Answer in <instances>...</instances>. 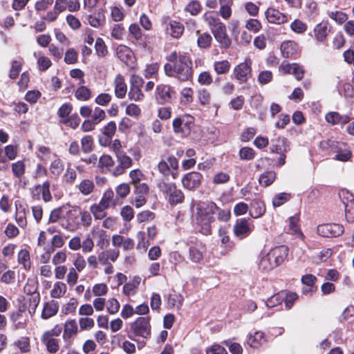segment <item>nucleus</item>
I'll return each mask as SVG.
<instances>
[{
    "instance_id": "22",
    "label": "nucleus",
    "mask_w": 354,
    "mask_h": 354,
    "mask_svg": "<svg viewBox=\"0 0 354 354\" xmlns=\"http://www.w3.org/2000/svg\"><path fill=\"white\" fill-rule=\"evenodd\" d=\"M120 251L118 249H109L99 253L98 261L102 266H106L110 261L115 262L118 258Z\"/></svg>"
},
{
    "instance_id": "50",
    "label": "nucleus",
    "mask_w": 354,
    "mask_h": 354,
    "mask_svg": "<svg viewBox=\"0 0 354 354\" xmlns=\"http://www.w3.org/2000/svg\"><path fill=\"white\" fill-rule=\"evenodd\" d=\"M114 165L113 158L109 155L102 156L98 161V166L102 171H105Z\"/></svg>"
},
{
    "instance_id": "6",
    "label": "nucleus",
    "mask_w": 354,
    "mask_h": 354,
    "mask_svg": "<svg viewBox=\"0 0 354 354\" xmlns=\"http://www.w3.org/2000/svg\"><path fill=\"white\" fill-rule=\"evenodd\" d=\"M158 171L165 177L169 175L173 179L178 176V161L174 156H164L158 164Z\"/></svg>"
},
{
    "instance_id": "59",
    "label": "nucleus",
    "mask_w": 354,
    "mask_h": 354,
    "mask_svg": "<svg viewBox=\"0 0 354 354\" xmlns=\"http://www.w3.org/2000/svg\"><path fill=\"white\" fill-rule=\"evenodd\" d=\"M194 91L189 87H185L180 91L181 103L184 104H189L193 100Z\"/></svg>"
},
{
    "instance_id": "63",
    "label": "nucleus",
    "mask_w": 354,
    "mask_h": 354,
    "mask_svg": "<svg viewBox=\"0 0 354 354\" xmlns=\"http://www.w3.org/2000/svg\"><path fill=\"white\" fill-rule=\"evenodd\" d=\"M93 140L91 136H85L82 138V150L84 153H88L93 149Z\"/></svg>"
},
{
    "instance_id": "62",
    "label": "nucleus",
    "mask_w": 354,
    "mask_h": 354,
    "mask_svg": "<svg viewBox=\"0 0 354 354\" xmlns=\"http://www.w3.org/2000/svg\"><path fill=\"white\" fill-rule=\"evenodd\" d=\"M255 156V151L252 148L245 147L239 151V157L241 160H250Z\"/></svg>"
},
{
    "instance_id": "48",
    "label": "nucleus",
    "mask_w": 354,
    "mask_h": 354,
    "mask_svg": "<svg viewBox=\"0 0 354 354\" xmlns=\"http://www.w3.org/2000/svg\"><path fill=\"white\" fill-rule=\"evenodd\" d=\"M14 344L22 353H28L30 350V339L27 337H20L15 342Z\"/></svg>"
},
{
    "instance_id": "34",
    "label": "nucleus",
    "mask_w": 354,
    "mask_h": 354,
    "mask_svg": "<svg viewBox=\"0 0 354 354\" xmlns=\"http://www.w3.org/2000/svg\"><path fill=\"white\" fill-rule=\"evenodd\" d=\"M59 309L57 302L51 301L44 304L43 310L41 313V317L44 319H47L57 314Z\"/></svg>"
},
{
    "instance_id": "28",
    "label": "nucleus",
    "mask_w": 354,
    "mask_h": 354,
    "mask_svg": "<svg viewBox=\"0 0 354 354\" xmlns=\"http://www.w3.org/2000/svg\"><path fill=\"white\" fill-rule=\"evenodd\" d=\"M115 95L119 99L125 97L127 91V86L124 82V77L118 74L114 80Z\"/></svg>"
},
{
    "instance_id": "37",
    "label": "nucleus",
    "mask_w": 354,
    "mask_h": 354,
    "mask_svg": "<svg viewBox=\"0 0 354 354\" xmlns=\"http://www.w3.org/2000/svg\"><path fill=\"white\" fill-rule=\"evenodd\" d=\"M221 8L219 10V14L225 19H229L232 15L231 6L233 3V0H219Z\"/></svg>"
},
{
    "instance_id": "60",
    "label": "nucleus",
    "mask_w": 354,
    "mask_h": 354,
    "mask_svg": "<svg viewBox=\"0 0 354 354\" xmlns=\"http://www.w3.org/2000/svg\"><path fill=\"white\" fill-rule=\"evenodd\" d=\"M106 306L107 312L111 315H114L119 311L120 304L116 299L111 298L107 300Z\"/></svg>"
},
{
    "instance_id": "46",
    "label": "nucleus",
    "mask_w": 354,
    "mask_h": 354,
    "mask_svg": "<svg viewBox=\"0 0 354 354\" xmlns=\"http://www.w3.org/2000/svg\"><path fill=\"white\" fill-rule=\"evenodd\" d=\"M94 187L93 181L88 179L82 180L77 186L79 191L85 196L90 194L93 191Z\"/></svg>"
},
{
    "instance_id": "57",
    "label": "nucleus",
    "mask_w": 354,
    "mask_h": 354,
    "mask_svg": "<svg viewBox=\"0 0 354 354\" xmlns=\"http://www.w3.org/2000/svg\"><path fill=\"white\" fill-rule=\"evenodd\" d=\"M290 198V194L288 193H279L276 194L272 198V205L274 207H279L288 201Z\"/></svg>"
},
{
    "instance_id": "25",
    "label": "nucleus",
    "mask_w": 354,
    "mask_h": 354,
    "mask_svg": "<svg viewBox=\"0 0 354 354\" xmlns=\"http://www.w3.org/2000/svg\"><path fill=\"white\" fill-rule=\"evenodd\" d=\"M91 233L93 237L96 239L97 245L100 248L103 249L109 245V237L104 230L93 227Z\"/></svg>"
},
{
    "instance_id": "44",
    "label": "nucleus",
    "mask_w": 354,
    "mask_h": 354,
    "mask_svg": "<svg viewBox=\"0 0 354 354\" xmlns=\"http://www.w3.org/2000/svg\"><path fill=\"white\" fill-rule=\"evenodd\" d=\"M338 144V142L333 140H322L319 142V148L328 153H334L337 150Z\"/></svg>"
},
{
    "instance_id": "16",
    "label": "nucleus",
    "mask_w": 354,
    "mask_h": 354,
    "mask_svg": "<svg viewBox=\"0 0 354 354\" xmlns=\"http://www.w3.org/2000/svg\"><path fill=\"white\" fill-rule=\"evenodd\" d=\"M206 252L205 245L201 241L192 243L189 247V257L194 263L199 262Z\"/></svg>"
},
{
    "instance_id": "58",
    "label": "nucleus",
    "mask_w": 354,
    "mask_h": 354,
    "mask_svg": "<svg viewBox=\"0 0 354 354\" xmlns=\"http://www.w3.org/2000/svg\"><path fill=\"white\" fill-rule=\"evenodd\" d=\"M137 239V249L146 252L149 245H150V243L149 240L146 239L145 233L144 232H138Z\"/></svg>"
},
{
    "instance_id": "24",
    "label": "nucleus",
    "mask_w": 354,
    "mask_h": 354,
    "mask_svg": "<svg viewBox=\"0 0 354 354\" xmlns=\"http://www.w3.org/2000/svg\"><path fill=\"white\" fill-rule=\"evenodd\" d=\"M250 207L249 214L253 218L261 217L266 212L265 204L261 199L256 198L252 200Z\"/></svg>"
},
{
    "instance_id": "32",
    "label": "nucleus",
    "mask_w": 354,
    "mask_h": 354,
    "mask_svg": "<svg viewBox=\"0 0 354 354\" xmlns=\"http://www.w3.org/2000/svg\"><path fill=\"white\" fill-rule=\"evenodd\" d=\"M88 23L94 28H100L106 22V17L103 12H95L88 16Z\"/></svg>"
},
{
    "instance_id": "13",
    "label": "nucleus",
    "mask_w": 354,
    "mask_h": 354,
    "mask_svg": "<svg viewBox=\"0 0 354 354\" xmlns=\"http://www.w3.org/2000/svg\"><path fill=\"white\" fill-rule=\"evenodd\" d=\"M203 176L201 173L193 171L188 173L182 178V185L185 189L194 190L201 184Z\"/></svg>"
},
{
    "instance_id": "18",
    "label": "nucleus",
    "mask_w": 354,
    "mask_h": 354,
    "mask_svg": "<svg viewBox=\"0 0 354 354\" xmlns=\"http://www.w3.org/2000/svg\"><path fill=\"white\" fill-rule=\"evenodd\" d=\"M155 97L159 104L169 102L171 98V87L166 84H158L156 88Z\"/></svg>"
},
{
    "instance_id": "52",
    "label": "nucleus",
    "mask_w": 354,
    "mask_h": 354,
    "mask_svg": "<svg viewBox=\"0 0 354 354\" xmlns=\"http://www.w3.org/2000/svg\"><path fill=\"white\" fill-rule=\"evenodd\" d=\"M197 98L201 105H207L211 101V94L206 88H201L197 91Z\"/></svg>"
},
{
    "instance_id": "29",
    "label": "nucleus",
    "mask_w": 354,
    "mask_h": 354,
    "mask_svg": "<svg viewBox=\"0 0 354 354\" xmlns=\"http://www.w3.org/2000/svg\"><path fill=\"white\" fill-rule=\"evenodd\" d=\"M281 51L284 57H290L297 53L298 45L293 41H285L281 45Z\"/></svg>"
},
{
    "instance_id": "7",
    "label": "nucleus",
    "mask_w": 354,
    "mask_h": 354,
    "mask_svg": "<svg viewBox=\"0 0 354 354\" xmlns=\"http://www.w3.org/2000/svg\"><path fill=\"white\" fill-rule=\"evenodd\" d=\"M76 213H79L81 216V221L83 225L89 226L92 222V218L90 212L87 211H82L80 207L78 206H74L71 209L67 210L66 214L68 215V219L66 223L62 221L61 226L68 231H73L77 227V224H73L70 221L72 217L76 216Z\"/></svg>"
},
{
    "instance_id": "8",
    "label": "nucleus",
    "mask_w": 354,
    "mask_h": 354,
    "mask_svg": "<svg viewBox=\"0 0 354 354\" xmlns=\"http://www.w3.org/2000/svg\"><path fill=\"white\" fill-rule=\"evenodd\" d=\"M340 199L344 206L345 218L347 222L354 221V196L347 190H342L339 193Z\"/></svg>"
},
{
    "instance_id": "10",
    "label": "nucleus",
    "mask_w": 354,
    "mask_h": 354,
    "mask_svg": "<svg viewBox=\"0 0 354 354\" xmlns=\"http://www.w3.org/2000/svg\"><path fill=\"white\" fill-rule=\"evenodd\" d=\"M252 60L246 58L245 61L234 67L233 74L239 83H245L252 74Z\"/></svg>"
},
{
    "instance_id": "55",
    "label": "nucleus",
    "mask_w": 354,
    "mask_h": 354,
    "mask_svg": "<svg viewBox=\"0 0 354 354\" xmlns=\"http://www.w3.org/2000/svg\"><path fill=\"white\" fill-rule=\"evenodd\" d=\"M77 305V300L75 298H71L70 299L68 303H66L62 306V313L64 315L74 313L76 310Z\"/></svg>"
},
{
    "instance_id": "51",
    "label": "nucleus",
    "mask_w": 354,
    "mask_h": 354,
    "mask_svg": "<svg viewBox=\"0 0 354 354\" xmlns=\"http://www.w3.org/2000/svg\"><path fill=\"white\" fill-rule=\"evenodd\" d=\"M212 41V36L207 32H204L198 35L197 44L201 48H207L210 46Z\"/></svg>"
},
{
    "instance_id": "41",
    "label": "nucleus",
    "mask_w": 354,
    "mask_h": 354,
    "mask_svg": "<svg viewBox=\"0 0 354 354\" xmlns=\"http://www.w3.org/2000/svg\"><path fill=\"white\" fill-rule=\"evenodd\" d=\"M64 207H58L53 209L49 215L48 223H55L64 217V213L66 214Z\"/></svg>"
},
{
    "instance_id": "2",
    "label": "nucleus",
    "mask_w": 354,
    "mask_h": 354,
    "mask_svg": "<svg viewBox=\"0 0 354 354\" xmlns=\"http://www.w3.org/2000/svg\"><path fill=\"white\" fill-rule=\"evenodd\" d=\"M216 209L217 205L213 202H198L196 204L194 217L202 234L207 235L211 233L212 223L215 221L214 216Z\"/></svg>"
},
{
    "instance_id": "49",
    "label": "nucleus",
    "mask_w": 354,
    "mask_h": 354,
    "mask_svg": "<svg viewBox=\"0 0 354 354\" xmlns=\"http://www.w3.org/2000/svg\"><path fill=\"white\" fill-rule=\"evenodd\" d=\"M276 174L274 171H266L261 175L259 183L264 187H268L274 182Z\"/></svg>"
},
{
    "instance_id": "45",
    "label": "nucleus",
    "mask_w": 354,
    "mask_h": 354,
    "mask_svg": "<svg viewBox=\"0 0 354 354\" xmlns=\"http://www.w3.org/2000/svg\"><path fill=\"white\" fill-rule=\"evenodd\" d=\"M64 169L63 161L59 158H56L52 161L50 166V171L55 176H59Z\"/></svg>"
},
{
    "instance_id": "64",
    "label": "nucleus",
    "mask_w": 354,
    "mask_h": 354,
    "mask_svg": "<svg viewBox=\"0 0 354 354\" xmlns=\"http://www.w3.org/2000/svg\"><path fill=\"white\" fill-rule=\"evenodd\" d=\"M78 53L73 48L66 50L64 56V62L68 64H73L77 62Z\"/></svg>"
},
{
    "instance_id": "33",
    "label": "nucleus",
    "mask_w": 354,
    "mask_h": 354,
    "mask_svg": "<svg viewBox=\"0 0 354 354\" xmlns=\"http://www.w3.org/2000/svg\"><path fill=\"white\" fill-rule=\"evenodd\" d=\"M334 153H336L334 160L346 162L352 156L351 151L346 147V145L343 143L338 144L337 150H335Z\"/></svg>"
},
{
    "instance_id": "19",
    "label": "nucleus",
    "mask_w": 354,
    "mask_h": 354,
    "mask_svg": "<svg viewBox=\"0 0 354 354\" xmlns=\"http://www.w3.org/2000/svg\"><path fill=\"white\" fill-rule=\"evenodd\" d=\"M326 121L331 125H344L348 124L351 117L348 115H341L338 112L331 111L326 114Z\"/></svg>"
},
{
    "instance_id": "15",
    "label": "nucleus",
    "mask_w": 354,
    "mask_h": 354,
    "mask_svg": "<svg viewBox=\"0 0 354 354\" xmlns=\"http://www.w3.org/2000/svg\"><path fill=\"white\" fill-rule=\"evenodd\" d=\"M268 254L273 261L274 265L277 267L281 265L287 257L288 248L285 245L277 246L271 249Z\"/></svg>"
},
{
    "instance_id": "23",
    "label": "nucleus",
    "mask_w": 354,
    "mask_h": 354,
    "mask_svg": "<svg viewBox=\"0 0 354 354\" xmlns=\"http://www.w3.org/2000/svg\"><path fill=\"white\" fill-rule=\"evenodd\" d=\"M41 194L42 200L45 202H49L52 200V196L50 192V183L46 180L42 185H35L32 189V194L35 196Z\"/></svg>"
},
{
    "instance_id": "17",
    "label": "nucleus",
    "mask_w": 354,
    "mask_h": 354,
    "mask_svg": "<svg viewBox=\"0 0 354 354\" xmlns=\"http://www.w3.org/2000/svg\"><path fill=\"white\" fill-rule=\"evenodd\" d=\"M265 15L268 22L271 24H283L288 21L287 15L273 8H268L265 12Z\"/></svg>"
},
{
    "instance_id": "14",
    "label": "nucleus",
    "mask_w": 354,
    "mask_h": 354,
    "mask_svg": "<svg viewBox=\"0 0 354 354\" xmlns=\"http://www.w3.org/2000/svg\"><path fill=\"white\" fill-rule=\"evenodd\" d=\"M116 158L118 165L113 171V174L115 176L124 174L127 169L131 167L133 163L132 159L124 152L118 153Z\"/></svg>"
},
{
    "instance_id": "30",
    "label": "nucleus",
    "mask_w": 354,
    "mask_h": 354,
    "mask_svg": "<svg viewBox=\"0 0 354 354\" xmlns=\"http://www.w3.org/2000/svg\"><path fill=\"white\" fill-rule=\"evenodd\" d=\"M313 31L317 41L322 42L328 36L330 30L326 22H322L315 26Z\"/></svg>"
},
{
    "instance_id": "38",
    "label": "nucleus",
    "mask_w": 354,
    "mask_h": 354,
    "mask_svg": "<svg viewBox=\"0 0 354 354\" xmlns=\"http://www.w3.org/2000/svg\"><path fill=\"white\" fill-rule=\"evenodd\" d=\"M275 268H277V266L274 265L273 261L271 260V258L269 257L268 253L261 256L259 263V268L260 270L265 272H268Z\"/></svg>"
},
{
    "instance_id": "54",
    "label": "nucleus",
    "mask_w": 354,
    "mask_h": 354,
    "mask_svg": "<svg viewBox=\"0 0 354 354\" xmlns=\"http://www.w3.org/2000/svg\"><path fill=\"white\" fill-rule=\"evenodd\" d=\"M91 91L86 86H82L77 88L75 93V97L81 101H86L91 97Z\"/></svg>"
},
{
    "instance_id": "9",
    "label": "nucleus",
    "mask_w": 354,
    "mask_h": 354,
    "mask_svg": "<svg viewBox=\"0 0 354 354\" xmlns=\"http://www.w3.org/2000/svg\"><path fill=\"white\" fill-rule=\"evenodd\" d=\"M253 223L246 218L237 219L233 227V232L236 237L243 239L248 236L254 230Z\"/></svg>"
},
{
    "instance_id": "42",
    "label": "nucleus",
    "mask_w": 354,
    "mask_h": 354,
    "mask_svg": "<svg viewBox=\"0 0 354 354\" xmlns=\"http://www.w3.org/2000/svg\"><path fill=\"white\" fill-rule=\"evenodd\" d=\"M230 63L227 60L216 61L214 63V70L218 75L226 74L230 68Z\"/></svg>"
},
{
    "instance_id": "61",
    "label": "nucleus",
    "mask_w": 354,
    "mask_h": 354,
    "mask_svg": "<svg viewBox=\"0 0 354 354\" xmlns=\"http://www.w3.org/2000/svg\"><path fill=\"white\" fill-rule=\"evenodd\" d=\"M128 97L131 100L139 102L143 100L145 95L141 91V88L130 87Z\"/></svg>"
},
{
    "instance_id": "12",
    "label": "nucleus",
    "mask_w": 354,
    "mask_h": 354,
    "mask_svg": "<svg viewBox=\"0 0 354 354\" xmlns=\"http://www.w3.org/2000/svg\"><path fill=\"white\" fill-rule=\"evenodd\" d=\"M211 30L216 40L220 44L222 48H227L230 47L231 40L227 35L226 27L223 23L221 22L216 24V26L212 27Z\"/></svg>"
},
{
    "instance_id": "4",
    "label": "nucleus",
    "mask_w": 354,
    "mask_h": 354,
    "mask_svg": "<svg viewBox=\"0 0 354 354\" xmlns=\"http://www.w3.org/2000/svg\"><path fill=\"white\" fill-rule=\"evenodd\" d=\"M157 187L159 191L165 195V198L171 205L174 206L184 201V194L177 188L176 183L160 179L157 183Z\"/></svg>"
},
{
    "instance_id": "40",
    "label": "nucleus",
    "mask_w": 354,
    "mask_h": 354,
    "mask_svg": "<svg viewBox=\"0 0 354 354\" xmlns=\"http://www.w3.org/2000/svg\"><path fill=\"white\" fill-rule=\"evenodd\" d=\"M18 263L23 266L26 270L30 269L31 263L29 252L27 250H21L18 254Z\"/></svg>"
},
{
    "instance_id": "5",
    "label": "nucleus",
    "mask_w": 354,
    "mask_h": 354,
    "mask_svg": "<svg viewBox=\"0 0 354 354\" xmlns=\"http://www.w3.org/2000/svg\"><path fill=\"white\" fill-rule=\"evenodd\" d=\"M62 331V327L56 324L52 329L45 331L41 337V342L46 347V350L52 354L56 353L59 349L58 337Z\"/></svg>"
},
{
    "instance_id": "35",
    "label": "nucleus",
    "mask_w": 354,
    "mask_h": 354,
    "mask_svg": "<svg viewBox=\"0 0 354 354\" xmlns=\"http://www.w3.org/2000/svg\"><path fill=\"white\" fill-rule=\"evenodd\" d=\"M15 206H16V217H15L16 221H17V224L21 227H25L27 225L26 214V212H28V210H27L26 207L21 204L17 205L16 203Z\"/></svg>"
},
{
    "instance_id": "20",
    "label": "nucleus",
    "mask_w": 354,
    "mask_h": 354,
    "mask_svg": "<svg viewBox=\"0 0 354 354\" xmlns=\"http://www.w3.org/2000/svg\"><path fill=\"white\" fill-rule=\"evenodd\" d=\"M78 332V327L75 319H68L64 325V333L62 338L67 342L75 337Z\"/></svg>"
},
{
    "instance_id": "43",
    "label": "nucleus",
    "mask_w": 354,
    "mask_h": 354,
    "mask_svg": "<svg viewBox=\"0 0 354 354\" xmlns=\"http://www.w3.org/2000/svg\"><path fill=\"white\" fill-rule=\"evenodd\" d=\"M183 302V297L181 295L172 292L169 295L168 297V304L172 308H180Z\"/></svg>"
},
{
    "instance_id": "26",
    "label": "nucleus",
    "mask_w": 354,
    "mask_h": 354,
    "mask_svg": "<svg viewBox=\"0 0 354 354\" xmlns=\"http://www.w3.org/2000/svg\"><path fill=\"white\" fill-rule=\"evenodd\" d=\"M272 153H281L290 150L289 142L286 138H277L272 140V144L270 147Z\"/></svg>"
},
{
    "instance_id": "3",
    "label": "nucleus",
    "mask_w": 354,
    "mask_h": 354,
    "mask_svg": "<svg viewBox=\"0 0 354 354\" xmlns=\"http://www.w3.org/2000/svg\"><path fill=\"white\" fill-rule=\"evenodd\" d=\"M128 337L137 342L139 350L146 345L145 339L151 336V318L149 317H139L130 324V329L127 333Z\"/></svg>"
},
{
    "instance_id": "53",
    "label": "nucleus",
    "mask_w": 354,
    "mask_h": 354,
    "mask_svg": "<svg viewBox=\"0 0 354 354\" xmlns=\"http://www.w3.org/2000/svg\"><path fill=\"white\" fill-rule=\"evenodd\" d=\"M95 48L98 57H104L108 53L107 47L104 40L100 37L97 38Z\"/></svg>"
},
{
    "instance_id": "1",
    "label": "nucleus",
    "mask_w": 354,
    "mask_h": 354,
    "mask_svg": "<svg viewBox=\"0 0 354 354\" xmlns=\"http://www.w3.org/2000/svg\"><path fill=\"white\" fill-rule=\"evenodd\" d=\"M167 59L169 62L164 66L167 76L175 77L183 82L192 78V62L189 56L174 51L167 56Z\"/></svg>"
},
{
    "instance_id": "11",
    "label": "nucleus",
    "mask_w": 354,
    "mask_h": 354,
    "mask_svg": "<svg viewBox=\"0 0 354 354\" xmlns=\"http://www.w3.org/2000/svg\"><path fill=\"white\" fill-rule=\"evenodd\" d=\"M343 225L337 223H325L317 227V232L323 237H337L344 233Z\"/></svg>"
},
{
    "instance_id": "36",
    "label": "nucleus",
    "mask_w": 354,
    "mask_h": 354,
    "mask_svg": "<svg viewBox=\"0 0 354 354\" xmlns=\"http://www.w3.org/2000/svg\"><path fill=\"white\" fill-rule=\"evenodd\" d=\"M67 290L66 285L60 281H56L50 290V297L55 299H59L62 297Z\"/></svg>"
},
{
    "instance_id": "56",
    "label": "nucleus",
    "mask_w": 354,
    "mask_h": 354,
    "mask_svg": "<svg viewBox=\"0 0 354 354\" xmlns=\"http://www.w3.org/2000/svg\"><path fill=\"white\" fill-rule=\"evenodd\" d=\"M12 171L16 178H21L25 174V164L24 162L19 160L12 163Z\"/></svg>"
},
{
    "instance_id": "39",
    "label": "nucleus",
    "mask_w": 354,
    "mask_h": 354,
    "mask_svg": "<svg viewBox=\"0 0 354 354\" xmlns=\"http://www.w3.org/2000/svg\"><path fill=\"white\" fill-rule=\"evenodd\" d=\"M100 203L104 207L109 208L111 206L115 205V201L114 199V192L111 189L106 190L104 192Z\"/></svg>"
},
{
    "instance_id": "27",
    "label": "nucleus",
    "mask_w": 354,
    "mask_h": 354,
    "mask_svg": "<svg viewBox=\"0 0 354 354\" xmlns=\"http://www.w3.org/2000/svg\"><path fill=\"white\" fill-rule=\"evenodd\" d=\"M166 32L174 38H180L184 32V26L176 21H170L166 26Z\"/></svg>"
},
{
    "instance_id": "21",
    "label": "nucleus",
    "mask_w": 354,
    "mask_h": 354,
    "mask_svg": "<svg viewBox=\"0 0 354 354\" xmlns=\"http://www.w3.org/2000/svg\"><path fill=\"white\" fill-rule=\"evenodd\" d=\"M115 54L117 57L127 65L133 62V53L127 46L119 45L116 48Z\"/></svg>"
},
{
    "instance_id": "31",
    "label": "nucleus",
    "mask_w": 354,
    "mask_h": 354,
    "mask_svg": "<svg viewBox=\"0 0 354 354\" xmlns=\"http://www.w3.org/2000/svg\"><path fill=\"white\" fill-rule=\"evenodd\" d=\"M266 339L263 333L261 331L255 332L248 338V344L254 348H258L265 344Z\"/></svg>"
},
{
    "instance_id": "47",
    "label": "nucleus",
    "mask_w": 354,
    "mask_h": 354,
    "mask_svg": "<svg viewBox=\"0 0 354 354\" xmlns=\"http://www.w3.org/2000/svg\"><path fill=\"white\" fill-rule=\"evenodd\" d=\"M106 209V207H104L99 203L98 204L91 205L90 211L95 219L100 220L106 216L105 209Z\"/></svg>"
}]
</instances>
